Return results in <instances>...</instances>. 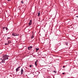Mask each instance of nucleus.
I'll use <instances>...</instances> for the list:
<instances>
[{"label":"nucleus","instance_id":"obj_22","mask_svg":"<svg viewBox=\"0 0 78 78\" xmlns=\"http://www.w3.org/2000/svg\"><path fill=\"white\" fill-rule=\"evenodd\" d=\"M18 69H19V68H20V66L18 67Z\"/></svg>","mask_w":78,"mask_h":78},{"label":"nucleus","instance_id":"obj_2","mask_svg":"<svg viewBox=\"0 0 78 78\" xmlns=\"http://www.w3.org/2000/svg\"><path fill=\"white\" fill-rule=\"evenodd\" d=\"M8 30V28L6 27H3V30L4 31H6Z\"/></svg>","mask_w":78,"mask_h":78},{"label":"nucleus","instance_id":"obj_9","mask_svg":"<svg viewBox=\"0 0 78 78\" xmlns=\"http://www.w3.org/2000/svg\"><path fill=\"white\" fill-rule=\"evenodd\" d=\"M8 43L9 44H10V43H11V41H8Z\"/></svg>","mask_w":78,"mask_h":78},{"label":"nucleus","instance_id":"obj_16","mask_svg":"<svg viewBox=\"0 0 78 78\" xmlns=\"http://www.w3.org/2000/svg\"><path fill=\"white\" fill-rule=\"evenodd\" d=\"M34 37H33V35L31 37V39H33Z\"/></svg>","mask_w":78,"mask_h":78},{"label":"nucleus","instance_id":"obj_19","mask_svg":"<svg viewBox=\"0 0 78 78\" xmlns=\"http://www.w3.org/2000/svg\"><path fill=\"white\" fill-rule=\"evenodd\" d=\"M11 0H8V2H10V1H11Z\"/></svg>","mask_w":78,"mask_h":78},{"label":"nucleus","instance_id":"obj_14","mask_svg":"<svg viewBox=\"0 0 78 78\" xmlns=\"http://www.w3.org/2000/svg\"><path fill=\"white\" fill-rule=\"evenodd\" d=\"M8 44H9L8 43H5V45H8Z\"/></svg>","mask_w":78,"mask_h":78},{"label":"nucleus","instance_id":"obj_4","mask_svg":"<svg viewBox=\"0 0 78 78\" xmlns=\"http://www.w3.org/2000/svg\"><path fill=\"white\" fill-rule=\"evenodd\" d=\"M19 34H17L16 33L12 34L13 36H19Z\"/></svg>","mask_w":78,"mask_h":78},{"label":"nucleus","instance_id":"obj_21","mask_svg":"<svg viewBox=\"0 0 78 78\" xmlns=\"http://www.w3.org/2000/svg\"><path fill=\"white\" fill-rule=\"evenodd\" d=\"M62 74L63 75H64V74H65V73H62Z\"/></svg>","mask_w":78,"mask_h":78},{"label":"nucleus","instance_id":"obj_18","mask_svg":"<svg viewBox=\"0 0 78 78\" xmlns=\"http://www.w3.org/2000/svg\"><path fill=\"white\" fill-rule=\"evenodd\" d=\"M66 45H68V44L67 43H66Z\"/></svg>","mask_w":78,"mask_h":78},{"label":"nucleus","instance_id":"obj_13","mask_svg":"<svg viewBox=\"0 0 78 78\" xmlns=\"http://www.w3.org/2000/svg\"><path fill=\"white\" fill-rule=\"evenodd\" d=\"M32 66H33V65H30V67H32Z\"/></svg>","mask_w":78,"mask_h":78},{"label":"nucleus","instance_id":"obj_5","mask_svg":"<svg viewBox=\"0 0 78 78\" xmlns=\"http://www.w3.org/2000/svg\"><path fill=\"white\" fill-rule=\"evenodd\" d=\"M21 74L22 75L23 73V69L22 68L21 70Z\"/></svg>","mask_w":78,"mask_h":78},{"label":"nucleus","instance_id":"obj_24","mask_svg":"<svg viewBox=\"0 0 78 78\" xmlns=\"http://www.w3.org/2000/svg\"><path fill=\"white\" fill-rule=\"evenodd\" d=\"M1 59H2V58H1Z\"/></svg>","mask_w":78,"mask_h":78},{"label":"nucleus","instance_id":"obj_8","mask_svg":"<svg viewBox=\"0 0 78 78\" xmlns=\"http://www.w3.org/2000/svg\"><path fill=\"white\" fill-rule=\"evenodd\" d=\"M41 13L40 12H39L38 13V16H40V13Z\"/></svg>","mask_w":78,"mask_h":78},{"label":"nucleus","instance_id":"obj_20","mask_svg":"<svg viewBox=\"0 0 78 78\" xmlns=\"http://www.w3.org/2000/svg\"><path fill=\"white\" fill-rule=\"evenodd\" d=\"M65 67V66H63V68H64Z\"/></svg>","mask_w":78,"mask_h":78},{"label":"nucleus","instance_id":"obj_11","mask_svg":"<svg viewBox=\"0 0 78 78\" xmlns=\"http://www.w3.org/2000/svg\"><path fill=\"white\" fill-rule=\"evenodd\" d=\"M19 68H17L16 69V72H17L18 70H19Z\"/></svg>","mask_w":78,"mask_h":78},{"label":"nucleus","instance_id":"obj_17","mask_svg":"<svg viewBox=\"0 0 78 78\" xmlns=\"http://www.w3.org/2000/svg\"><path fill=\"white\" fill-rule=\"evenodd\" d=\"M10 39V37H8L7 38V40H8V39Z\"/></svg>","mask_w":78,"mask_h":78},{"label":"nucleus","instance_id":"obj_6","mask_svg":"<svg viewBox=\"0 0 78 78\" xmlns=\"http://www.w3.org/2000/svg\"><path fill=\"white\" fill-rule=\"evenodd\" d=\"M33 47L32 46L31 47H28V49L29 50H30Z\"/></svg>","mask_w":78,"mask_h":78},{"label":"nucleus","instance_id":"obj_23","mask_svg":"<svg viewBox=\"0 0 78 78\" xmlns=\"http://www.w3.org/2000/svg\"><path fill=\"white\" fill-rule=\"evenodd\" d=\"M76 17L78 18V16H76Z\"/></svg>","mask_w":78,"mask_h":78},{"label":"nucleus","instance_id":"obj_1","mask_svg":"<svg viewBox=\"0 0 78 78\" xmlns=\"http://www.w3.org/2000/svg\"><path fill=\"white\" fill-rule=\"evenodd\" d=\"M8 57H9V56L7 55H4L3 58L1 61V62H3V63H5V60L8 59Z\"/></svg>","mask_w":78,"mask_h":78},{"label":"nucleus","instance_id":"obj_7","mask_svg":"<svg viewBox=\"0 0 78 78\" xmlns=\"http://www.w3.org/2000/svg\"><path fill=\"white\" fill-rule=\"evenodd\" d=\"M37 61H36L35 62V64L36 66H37Z\"/></svg>","mask_w":78,"mask_h":78},{"label":"nucleus","instance_id":"obj_12","mask_svg":"<svg viewBox=\"0 0 78 78\" xmlns=\"http://www.w3.org/2000/svg\"><path fill=\"white\" fill-rule=\"evenodd\" d=\"M53 72H54V73H56V71H54Z\"/></svg>","mask_w":78,"mask_h":78},{"label":"nucleus","instance_id":"obj_3","mask_svg":"<svg viewBox=\"0 0 78 78\" xmlns=\"http://www.w3.org/2000/svg\"><path fill=\"white\" fill-rule=\"evenodd\" d=\"M28 25L29 26H30L31 25H32V21L31 20H30V22L28 23Z\"/></svg>","mask_w":78,"mask_h":78},{"label":"nucleus","instance_id":"obj_10","mask_svg":"<svg viewBox=\"0 0 78 78\" xmlns=\"http://www.w3.org/2000/svg\"><path fill=\"white\" fill-rule=\"evenodd\" d=\"M36 52H37V51H38L39 50V48H36Z\"/></svg>","mask_w":78,"mask_h":78},{"label":"nucleus","instance_id":"obj_15","mask_svg":"<svg viewBox=\"0 0 78 78\" xmlns=\"http://www.w3.org/2000/svg\"><path fill=\"white\" fill-rule=\"evenodd\" d=\"M21 3H23V1H21Z\"/></svg>","mask_w":78,"mask_h":78}]
</instances>
